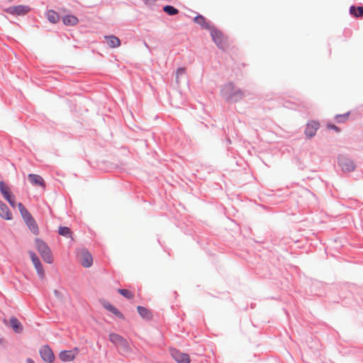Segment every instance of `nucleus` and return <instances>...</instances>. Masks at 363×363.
Instances as JSON below:
<instances>
[{
  "mask_svg": "<svg viewBox=\"0 0 363 363\" xmlns=\"http://www.w3.org/2000/svg\"><path fill=\"white\" fill-rule=\"evenodd\" d=\"M222 95L227 100L236 102L244 96V92L240 89H235L232 83H228L222 89Z\"/></svg>",
  "mask_w": 363,
  "mask_h": 363,
  "instance_id": "nucleus-1",
  "label": "nucleus"
},
{
  "mask_svg": "<svg viewBox=\"0 0 363 363\" xmlns=\"http://www.w3.org/2000/svg\"><path fill=\"white\" fill-rule=\"evenodd\" d=\"M109 340L114 344L122 354L131 352V347L128 341L121 335L116 333H111L109 335Z\"/></svg>",
  "mask_w": 363,
  "mask_h": 363,
  "instance_id": "nucleus-2",
  "label": "nucleus"
},
{
  "mask_svg": "<svg viewBox=\"0 0 363 363\" xmlns=\"http://www.w3.org/2000/svg\"><path fill=\"white\" fill-rule=\"evenodd\" d=\"M35 247L45 262L51 264L53 262L51 250L45 242L36 238Z\"/></svg>",
  "mask_w": 363,
  "mask_h": 363,
  "instance_id": "nucleus-3",
  "label": "nucleus"
},
{
  "mask_svg": "<svg viewBox=\"0 0 363 363\" xmlns=\"http://www.w3.org/2000/svg\"><path fill=\"white\" fill-rule=\"evenodd\" d=\"M172 358L177 363H190L191 359L187 353L182 352L177 349H172L170 350Z\"/></svg>",
  "mask_w": 363,
  "mask_h": 363,
  "instance_id": "nucleus-4",
  "label": "nucleus"
},
{
  "mask_svg": "<svg viewBox=\"0 0 363 363\" xmlns=\"http://www.w3.org/2000/svg\"><path fill=\"white\" fill-rule=\"evenodd\" d=\"M211 35L213 40L220 49H224L225 47V40L223 34L218 30L213 28L211 31Z\"/></svg>",
  "mask_w": 363,
  "mask_h": 363,
  "instance_id": "nucleus-5",
  "label": "nucleus"
},
{
  "mask_svg": "<svg viewBox=\"0 0 363 363\" xmlns=\"http://www.w3.org/2000/svg\"><path fill=\"white\" fill-rule=\"evenodd\" d=\"M30 11V8L25 5L11 6L5 10V12L12 15H24Z\"/></svg>",
  "mask_w": 363,
  "mask_h": 363,
  "instance_id": "nucleus-6",
  "label": "nucleus"
},
{
  "mask_svg": "<svg viewBox=\"0 0 363 363\" xmlns=\"http://www.w3.org/2000/svg\"><path fill=\"white\" fill-rule=\"evenodd\" d=\"M79 259L82 265L84 267H89L92 265L93 258L90 252L86 250H82L79 253Z\"/></svg>",
  "mask_w": 363,
  "mask_h": 363,
  "instance_id": "nucleus-7",
  "label": "nucleus"
},
{
  "mask_svg": "<svg viewBox=\"0 0 363 363\" xmlns=\"http://www.w3.org/2000/svg\"><path fill=\"white\" fill-rule=\"evenodd\" d=\"M79 353V349L77 347L74 348L71 350H64L60 353V359L62 362H71L74 360L76 356Z\"/></svg>",
  "mask_w": 363,
  "mask_h": 363,
  "instance_id": "nucleus-8",
  "label": "nucleus"
},
{
  "mask_svg": "<svg viewBox=\"0 0 363 363\" xmlns=\"http://www.w3.org/2000/svg\"><path fill=\"white\" fill-rule=\"evenodd\" d=\"M29 255L31 259V261L37 271V273L38 276L41 278H44V270L43 267L41 264V262L39 259V258L37 257V255L33 252H29Z\"/></svg>",
  "mask_w": 363,
  "mask_h": 363,
  "instance_id": "nucleus-9",
  "label": "nucleus"
},
{
  "mask_svg": "<svg viewBox=\"0 0 363 363\" xmlns=\"http://www.w3.org/2000/svg\"><path fill=\"white\" fill-rule=\"evenodd\" d=\"M338 163L344 172H351L355 168L353 161L345 157H339Z\"/></svg>",
  "mask_w": 363,
  "mask_h": 363,
  "instance_id": "nucleus-10",
  "label": "nucleus"
},
{
  "mask_svg": "<svg viewBox=\"0 0 363 363\" xmlns=\"http://www.w3.org/2000/svg\"><path fill=\"white\" fill-rule=\"evenodd\" d=\"M40 354L42 359L49 363H52L55 359V356L51 349L47 346H43L40 350Z\"/></svg>",
  "mask_w": 363,
  "mask_h": 363,
  "instance_id": "nucleus-11",
  "label": "nucleus"
},
{
  "mask_svg": "<svg viewBox=\"0 0 363 363\" xmlns=\"http://www.w3.org/2000/svg\"><path fill=\"white\" fill-rule=\"evenodd\" d=\"M319 126V123L316 121H311L308 123L305 130L306 136L308 138L314 136Z\"/></svg>",
  "mask_w": 363,
  "mask_h": 363,
  "instance_id": "nucleus-12",
  "label": "nucleus"
},
{
  "mask_svg": "<svg viewBox=\"0 0 363 363\" xmlns=\"http://www.w3.org/2000/svg\"><path fill=\"white\" fill-rule=\"evenodd\" d=\"M30 182L35 186H42L45 188V183L42 177L35 174H30L28 176Z\"/></svg>",
  "mask_w": 363,
  "mask_h": 363,
  "instance_id": "nucleus-13",
  "label": "nucleus"
},
{
  "mask_svg": "<svg viewBox=\"0 0 363 363\" xmlns=\"http://www.w3.org/2000/svg\"><path fill=\"white\" fill-rule=\"evenodd\" d=\"M0 216L6 220H11L12 214L7 206L0 200Z\"/></svg>",
  "mask_w": 363,
  "mask_h": 363,
  "instance_id": "nucleus-14",
  "label": "nucleus"
},
{
  "mask_svg": "<svg viewBox=\"0 0 363 363\" xmlns=\"http://www.w3.org/2000/svg\"><path fill=\"white\" fill-rule=\"evenodd\" d=\"M106 43L111 48H118L121 45V40L114 35L105 36Z\"/></svg>",
  "mask_w": 363,
  "mask_h": 363,
  "instance_id": "nucleus-15",
  "label": "nucleus"
},
{
  "mask_svg": "<svg viewBox=\"0 0 363 363\" xmlns=\"http://www.w3.org/2000/svg\"><path fill=\"white\" fill-rule=\"evenodd\" d=\"M25 222H26V225H28V227L29 228V229L30 230V231L34 235L38 234V233H39L38 226L35 220L33 218V216L30 217V218L26 220Z\"/></svg>",
  "mask_w": 363,
  "mask_h": 363,
  "instance_id": "nucleus-16",
  "label": "nucleus"
},
{
  "mask_svg": "<svg viewBox=\"0 0 363 363\" xmlns=\"http://www.w3.org/2000/svg\"><path fill=\"white\" fill-rule=\"evenodd\" d=\"M10 325L13 328V330L17 333H21L23 330V326L21 322L15 317H11L10 318Z\"/></svg>",
  "mask_w": 363,
  "mask_h": 363,
  "instance_id": "nucleus-17",
  "label": "nucleus"
},
{
  "mask_svg": "<svg viewBox=\"0 0 363 363\" xmlns=\"http://www.w3.org/2000/svg\"><path fill=\"white\" fill-rule=\"evenodd\" d=\"M62 22L66 26H75L79 23V20L75 16L67 15L62 18Z\"/></svg>",
  "mask_w": 363,
  "mask_h": 363,
  "instance_id": "nucleus-18",
  "label": "nucleus"
},
{
  "mask_svg": "<svg viewBox=\"0 0 363 363\" xmlns=\"http://www.w3.org/2000/svg\"><path fill=\"white\" fill-rule=\"evenodd\" d=\"M104 307L106 309H107L108 311H109L110 312H111L113 314L116 315L118 318H119L121 319H123L124 318L123 315L116 307H114L111 303H105L104 304Z\"/></svg>",
  "mask_w": 363,
  "mask_h": 363,
  "instance_id": "nucleus-19",
  "label": "nucleus"
},
{
  "mask_svg": "<svg viewBox=\"0 0 363 363\" xmlns=\"http://www.w3.org/2000/svg\"><path fill=\"white\" fill-rule=\"evenodd\" d=\"M350 12L354 16L362 17L363 16V6L355 7L354 6H352L350 9Z\"/></svg>",
  "mask_w": 363,
  "mask_h": 363,
  "instance_id": "nucleus-20",
  "label": "nucleus"
},
{
  "mask_svg": "<svg viewBox=\"0 0 363 363\" xmlns=\"http://www.w3.org/2000/svg\"><path fill=\"white\" fill-rule=\"evenodd\" d=\"M0 191L3 194L5 199H8L12 194L10 191L9 187L6 185L3 182H0Z\"/></svg>",
  "mask_w": 363,
  "mask_h": 363,
  "instance_id": "nucleus-21",
  "label": "nucleus"
},
{
  "mask_svg": "<svg viewBox=\"0 0 363 363\" xmlns=\"http://www.w3.org/2000/svg\"><path fill=\"white\" fill-rule=\"evenodd\" d=\"M46 16H47L48 21L53 23H57L60 19L58 14L52 10L48 11L47 12Z\"/></svg>",
  "mask_w": 363,
  "mask_h": 363,
  "instance_id": "nucleus-22",
  "label": "nucleus"
},
{
  "mask_svg": "<svg viewBox=\"0 0 363 363\" xmlns=\"http://www.w3.org/2000/svg\"><path fill=\"white\" fill-rule=\"evenodd\" d=\"M138 313L144 318L150 319L151 318V313L148 309L143 306H138L137 308Z\"/></svg>",
  "mask_w": 363,
  "mask_h": 363,
  "instance_id": "nucleus-23",
  "label": "nucleus"
},
{
  "mask_svg": "<svg viewBox=\"0 0 363 363\" xmlns=\"http://www.w3.org/2000/svg\"><path fill=\"white\" fill-rule=\"evenodd\" d=\"M58 233L64 237L72 238V232L70 229L65 226H60L58 230Z\"/></svg>",
  "mask_w": 363,
  "mask_h": 363,
  "instance_id": "nucleus-24",
  "label": "nucleus"
},
{
  "mask_svg": "<svg viewBox=\"0 0 363 363\" xmlns=\"http://www.w3.org/2000/svg\"><path fill=\"white\" fill-rule=\"evenodd\" d=\"M118 292L126 298L133 299L134 298L133 293L128 289H119Z\"/></svg>",
  "mask_w": 363,
  "mask_h": 363,
  "instance_id": "nucleus-25",
  "label": "nucleus"
},
{
  "mask_svg": "<svg viewBox=\"0 0 363 363\" xmlns=\"http://www.w3.org/2000/svg\"><path fill=\"white\" fill-rule=\"evenodd\" d=\"M163 11L169 16H174L179 13V11L177 9H175L172 6H169V5L165 6L163 8Z\"/></svg>",
  "mask_w": 363,
  "mask_h": 363,
  "instance_id": "nucleus-26",
  "label": "nucleus"
},
{
  "mask_svg": "<svg viewBox=\"0 0 363 363\" xmlns=\"http://www.w3.org/2000/svg\"><path fill=\"white\" fill-rule=\"evenodd\" d=\"M186 75V69L184 67H181L177 69L176 72V82L177 84H179L181 82V78L182 77H184Z\"/></svg>",
  "mask_w": 363,
  "mask_h": 363,
  "instance_id": "nucleus-27",
  "label": "nucleus"
},
{
  "mask_svg": "<svg viewBox=\"0 0 363 363\" xmlns=\"http://www.w3.org/2000/svg\"><path fill=\"white\" fill-rule=\"evenodd\" d=\"M194 22L204 28L208 27V23L206 22L205 18L201 15H199L194 18Z\"/></svg>",
  "mask_w": 363,
  "mask_h": 363,
  "instance_id": "nucleus-28",
  "label": "nucleus"
},
{
  "mask_svg": "<svg viewBox=\"0 0 363 363\" xmlns=\"http://www.w3.org/2000/svg\"><path fill=\"white\" fill-rule=\"evenodd\" d=\"M22 218H23L24 221L30 217H32L31 214L28 211L26 208L23 210L22 211H20Z\"/></svg>",
  "mask_w": 363,
  "mask_h": 363,
  "instance_id": "nucleus-29",
  "label": "nucleus"
},
{
  "mask_svg": "<svg viewBox=\"0 0 363 363\" xmlns=\"http://www.w3.org/2000/svg\"><path fill=\"white\" fill-rule=\"evenodd\" d=\"M348 116L349 113L342 115H337L336 118L337 119L338 122H343L347 120Z\"/></svg>",
  "mask_w": 363,
  "mask_h": 363,
  "instance_id": "nucleus-30",
  "label": "nucleus"
},
{
  "mask_svg": "<svg viewBox=\"0 0 363 363\" xmlns=\"http://www.w3.org/2000/svg\"><path fill=\"white\" fill-rule=\"evenodd\" d=\"M6 200L8 201V202L10 203V205L12 206V207H15V197L11 195V196H9L8 199H6Z\"/></svg>",
  "mask_w": 363,
  "mask_h": 363,
  "instance_id": "nucleus-31",
  "label": "nucleus"
},
{
  "mask_svg": "<svg viewBox=\"0 0 363 363\" xmlns=\"http://www.w3.org/2000/svg\"><path fill=\"white\" fill-rule=\"evenodd\" d=\"M328 129H333L335 131L339 133L340 131V128L336 126L335 125H333V124H329L328 125Z\"/></svg>",
  "mask_w": 363,
  "mask_h": 363,
  "instance_id": "nucleus-32",
  "label": "nucleus"
},
{
  "mask_svg": "<svg viewBox=\"0 0 363 363\" xmlns=\"http://www.w3.org/2000/svg\"><path fill=\"white\" fill-rule=\"evenodd\" d=\"M18 208L19 211H22L23 210H24L26 208L21 203H18Z\"/></svg>",
  "mask_w": 363,
  "mask_h": 363,
  "instance_id": "nucleus-33",
  "label": "nucleus"
},
{
  "mask_svg": "<svg viewBox=\"0 0 363 363\" xmlns=\"http://www.w3.org/2000/svg\"><path fill=\"white\" fill-rule=\"evenodd\" d=\"M26 363H35L31 359H28Z\"/></svg>",
  "mask_w": 363,
  "mask_h": 363,
  "instance_id": "nucleus-34",
  "label": "nucleus"
}]
</instances>
